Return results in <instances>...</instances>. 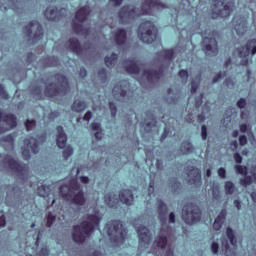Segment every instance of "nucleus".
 Segmentation results:
<instances>
[{
  "mask_svg": "<svg viewBox=\"0 0 256 256\" xmlns=\"http://www.w3.org/2000/svg\"><path fill=\"white\" fill-rule=\"evenodd\" d=\"M163 9H167V5L163 4L161 0H144L141 9L131 5L120 8L118 18L123 25H128L141 15H153V11H163Z\"/></svg>",
  "mask_w": 256,
  "mask_h": 256,
  "instance_id": "1",
  "label": "nucleus"
},
{
  "mask_svg": "<svg viewBox=\"0 0 256 256\" xmlns=\"http://www.w3.org/2000/svg\"><path fill=\"white\" fill-rule=\"evenodd\" d=\"M101 223V218L95 214H88L85 221H82L80 225L73 226L72 239L74 243L78 245H83L95 229L99 227Z\"/></svg>",
  "mask_w": 256,
  "mask_h": 256,
  "instance_id": "2",
  "label": "nucleus"
},
{
  "mask_svg": "<svg viewBox=\"0 0 256 256\" xmlns=\"http://www.w3.org/2000/svg\"><path fill=\"white\" fill-rule=\"evenodd\" d=\"M59 191L62 199L68 201L71 205L83 207L87 202L85 192L81 190V184L75 179L70 180L68 184L61 185Z\"/></svg>",
  "mask_w": 256,
  "mask_h": 256,
  "instance_id": "3",
  "label": "nucleus"
},
{
  "mask_svg": "<svg viewBox=\"0 0 256 256\" xmlns=\"http://www.w3.org/2000/svg\"><path fill=\"white\" fill-rule=\"evenodd\" d=\"M137 35L142 43H147V45H161L159 30L152 21L146 20L142 22L138 27Z\"/></svg>",
  "mask_w": 256,
  "mask_h": 256,
  "instance_id": "4",
  "label": "nucleus"
},
{
  "mask_svg": "<svg viewBox=\"0 0 256 256\" xmlns=\"http://www.w3.org/2000/svg\"><path fill=\"white\" fill-rule=\"evenodd\" d=\"M54 79H56L57 84L50 83L44 89L45 97L50 99H55V97H65L69 93L71 87L69 86V79L66 78L63 74H55Z\"/></svg>",
  "mask_w": 256,
  "mask_h": 256,
  "instance_id": "5",
  "label": "nucleus"
},
{
  "mask_svg": "<svg viewBox=\"0 0 256 256\" xmlns=\"http://www.w3.org/2000/svg\"><path fill=\"white\" fill-rule=\"evenodd\" d=\"M211 8L208 15L211 19H227L235 9L234 0H211Z\"/></svg>",
  "mask_w": 256,
  "mask_h": 256,
  "instance_id": "6",
  "label": "nucleus"
},
{
  "mask_svg": "<svg viewBox=\"0 0 256 256\" xmlns=\"http://www.w3.org/2000/svg\"><path fill=\"white\" fill-rule=\"evenodd\" d=\"M104 229L112 243L116 245H123V243H125L128 231L127 228L123 226L121 220H111L105 225Z\"/></svg>",
  "mask_w": 256,
  "mask_h": 256,
  "instance_id": "7",
  "label": "nucleus"
},
{
  "mask_svg": "<svg viewBox=\"0 0 256 256\" xmlns=\"http://www.w3.org/2000/svg\"><path fill=\"white\" fill-rule=\"evenodd\" d=\"M115 197L116 196L113 193L104 195V203H106L111 209H117V203H119V201L128 207L133 205V201H135V198L133 197V191L129 189L121 190L119 193V199Z\"/></svg>",
  "mask_w": 256,
  "mask_h": 256,
  "instance_id": "8",
  "label": "nucleus"
},
{
  "mask_svg": "<svg viewBox=\"0 0 256 256\" xmlns=\"http://www.w3.org/2000/svg\"><path fill=\"white\" fill-rule=\"evenodd\" d=\"M182 219L186 225H195L201 221V208L193 202L186 203L182 208Z\"/></svg>",
  "mask_w": 256,
  "mask_h": 256,
  "instance_id": "9",
  "label": "nucleus"
},
{
  "mask_svg": "<svg viewBox=\"0 0 256 256\" xmlns=\"http://www.w3.org/2000/svg\"><path fill=\"white\" fill-rule=\"evenodd\" d=\"M90 13H91V10L89 6H83L76 11L75 19L79 23L77 22L72 23V30L76 35H89V28L85 29L82 23H84V21H87V17H89Z\"/></svg>",
  "mask_w": 256,
  "mask_h": 256,
  "instance_id": "10",
  "label": "nucleus"
},
{
  "mask_svg": "<svg viewBox=\"0 0 256 256\" xmlns=\"http://www.w3.org/2000/svg\"><path fill=\"white\" fill-rule=\"evenodd\" d=\"M217 37H219V32L217 30H213L211 37L202 38V51H204L207 57H217V55H219Z\"/></svg>",
  "mask_w": 256,
  "mask_h": 256,
  "instance_id": "11",
  "label": "nucleus"
},
{
  "mask_svg": "<svg viewBox=\"0 0 256 256\" xmlns=\"http://www.w3.org/2000/svg\"><path fill=\"white\" fill-rule=\"evenodd\" d=\"M239 57L242 59L240 64L243 67H249V55H255L256 53V39L248 40L245 46L236 49Z\"/></svg>",
  "mask_w": 256,
  "mask_h": 256,
  "instance_id": "12",
  "label": "nucleus"
},
{
  "mask_svg": "<svg viewBox=\"0 0 256 256\" xmlns=\"http://www.w3.org/2000/svg\"><path fill=\"white\" fill-rule=\"evenodd\" d=\"M33 27H36L35 34L32 38V43H37V41H41L45 33L43 32V25L39 23L37 20L30 21L23 29L24 33L28 38H31L33 35Z\"/></svg>",
  "mask_w": 256,
  "mask_h": 256,
  "instance_id": "13",
  "label": "nucleus"
},
{
  "mask_svg": "<svg viewBox=\"0 0 256 256\" xmlns=\"http://www.w3.org/2000/svg\"><path fill=\"white\" fill-rule=\"evenodd\" d=\"M25 147H22V157L25 161L31 159V153L37 155L39 153V141L33 137L24 139Z\"/></svg>",
  "mask_w": 256,
  "mask_h": 256,
  "instance_id": "14",
  "label": "nucleus"
},
{
  "mask_svg": "<svg viewBox=\"0 0 256 256\" xmlns=\"http://www.w3.org/2000/svg\"><path fill=\"white\" fill-rule=\"evenodd\" d=\"M3 163H5V165H8L11 171H14V173H18V175H22L23 177H25V175L29 173V167H27V164L20 163L9 155H6L4 157Z\"/></svg>",
  "mask_w": 256,
  "mask_h": 256,
  "instance_id": "15",
  "label": "nucleus"
},
{
  "mask_svg": "<svg viewBox=\"0 0 256 256\" xmlns=\"http://www.w3.org/2000/svg\"><path fill=\"white\" fill-rule=\"evenodd\" d=\"M17 127V116L15 114H5L0 110V135L7 133L9 129H15Z\"/></svg>",
  "mask_w": 256,
  "mask_h": 256,
  "instance_id": "16",
  "label": "nucleus"
},
{
  "mask_svg": "<svg viewBox=\"0 0 256 256\" xmlns=\"http://www.w3.org/2000/svg\"><path fill=\"white\" fill-rule=\"evenodd\" d=\"M232 31L239 37L245 35L248 31L247 18L245 16H234L232 19Z\"/></svg>",
  "mask_w": 256,
  "mask_h": 256,
  "instance_id": "17",
  "label": "nucleus"
},
{
  "mask_svg": "<svg viewBox=\"0 0 256 256\" xmlns=\"http://www.w3.org/2000/svg\"><path fill=\"white\" fill-rule=\"evenodd\" d=\"M139 245L147 247L151 245V230L144 225H140L137 229Z\"/></svg>",
  "mask_w": 256,
  "mask_h": 256,
  "instance_id": "18",
  "label": "nucleus"
},
{
  "mask_svg": "<svg viewBox=\"0 0 256 256\" xmlns=\"http://www.w3.org/2000/svg\"><path fill=\"white\" fill-rule=\"evenodd\" d=\"M63 11L65 8L57 9V6L47 7L44 11V16L48 21H61L63 19Z\"/></svg>",
  "mask_w": 256,
  "mask_h": 256,
  "instance_id": "19",
  "label": "nucleus"
},
{
  "mask_svg": "<svg viewBox=\"0 0 256 256\" xmlns=\"http://www.w3.org/2000/svg\"><path fill=\"white\" fill-rule=\"evenodd\" d=\"M163 73V68L159 70H144L143 77H146L148 83H153V81H159L163 77Z\"/></svg>",
  "mask_w": 256,
  "mask_h": 256,
  "instance_id": "20",
  "label": "nucleus"
},
{
  "mask_svg": "<svg viewBox=\"0 0 256 256\" xmlns=\"http://www.w3.org/2000/svg\"><path fill=\"white\" fill-rule=\"evenodd\" d=\"M56 131L58 133L56 137L57 147H59V149H65L67 145V134L65 133L63 126H57Z\"/></svg>",
  "mask_w": 256,
  "mask_h": 256,
  "instance_id": "21",
  "label": "nucleus"
},
{
  "mask_svg": "<svg viewBox=\"0 0 256 256\" xmlns=\"http://www.w3.org/2000/svg\"><path fill=\"white\" fill-rule=\"evenodd\" d=\"M146 117H149L150 121L146 123H141L140 127H144V131H146V133H151V131H153V128L157 127V118H155V114H153L151 111L146 112Z\"/></svg>",
  "mask_w": 256,
  "mask_h": 256,
  "instance_id": "22",
  "label": "nucleus"
},
{
  "mask_svg": "<svg viewBox=\"0 0 256 256\" xmlns=\"http://www.w3.org/2000/svg\"><path fill=\"white\" fill-rule=\"evenodd\" d=\"M169 212V208H167V204L162 200L158 201V217L160 219V223L162 225H167V213Z\"/></svg>",
  "mask_w": 256,
  "mask_h": 256,
  "instance_id": "23",
  "label": "nucleus"
},
{
  "mask_svg": "<svg viewBox=\"0 0 256 256\" xmlns=\"http://www.w3.org/2000/svg\"><path fill=\"white\" fill-rule=\"evenodd\" d=\"M114 41L119 47H123L127 43V30L119 28L114 33Z\"/></svg>",
  "mask_w": 256,
  "mask_h": 256,
  "instance_id": "24",
  "label": "nucleus"
},
{
  "mask_svg": "<svg viewBox=\"0 0 256 256\" xmlns=\"http://www.w3.org/2000/svg\"><path fill=\"white\" fill-rule=\"evenodd\" d=\"M124 63L126 64L125 69L130 75H139V73H141V68H139L137 61L126 59Z\"/></svg>",
  "mask_w": 256,
  "mask_h": 256,
  "instance_id": "25",
  "label": "nucleus"
},
{
  "mask_svg": "<svg viewBox=\"0 0 256 256\" xmlns=\"http://www.w3.org/2000/svg\"><path fill=\"white\" fill-rule=\"evenodd\" d=\"M127 83V81L125 80H121L120 82L116 83L112 89V93L114 95V97H127V89H125V87H123V85H125Z\"/></svg>",
  "mask_w": 256,
  "mask_h": 256,
  "instance_id": "26",
  "label": "nucleus"
},
{
  "mask_svg": "<svg viewBox=\"0 0 256 256\" xmlns=\"http://www.w3.org/2000/svg\"><path fill=\"white\" fill-rule=\"evenodd\" d=\"M225 219H227V210L222 209L213 223L214 231H221V228L223 227V223H225Z\"/></svg>",
  "mask_w": 256,
  "mask_h": 256,
  "instance_id": "27",
  "label": "nucleus"
},
{
  "mask_svg": "<svg viewBox=\"0 0 256 256\" xmlns=\"http://www.w3.org/2000/svg\"><path fill=\"white\" fill-rule=\"evenodd\" d=\"M68 43L69 49L72 51V53H75L76 55H81V53H83V47L81 46V42H79V39L75 37L70 38Z\"/></svg>",
  "mask_w": 256,
  "mask_h": 256,
  "instance_id": "28",
  "label": "nucleus"
},
{
  "mask_svg": "<svg viewBox=\"0 0 256 256\" xmlns=\"http://www.w3.org/2000/svg\"><path fill=\"white\" fill-rule=\"evenodd\" d=\"M160 57L164 58L165 61H168L167 67L173 63V59H175V50L171 49H163L159 52Z\"/></svg>",
  "mask_w": 256,
  "mask_h": 256,
  "instance_id": "29",
  "label": "nucleus"
},
{
  "mask_svg": "<svg viewBox=\"0 0 256 256\" xmlns=\"http://www.w3.org/2000/svg\"><path fill=\"white\" fill-rule=\"evenodd\" d=\"M180 151L184 154L193 153L195 151V148L193 147V144L189 140H185L180 145Z\"/></svg>",
  "mask_w": 256,
  "mask_h": 256,
  "instance_id": "30",
  "label": "nucleus"
},
{
  "mask_svg": "<svg viewBox=\"0 0 256 256\" xmlns=\"http://www.w3.org/2000/svg\"><path fill=\"white\" fill-rule=\"evenodd\" d=\"M119 59V55L116 53H112L111 56H105L104 63L106 67H114V65L117 63V60Z\"/></svg>",
  "mask_w": 256,
  "mask_h": 256,
  "instance_id": "31",
  "label": "nucleus"
},
{
  "mask_svg": "<svg viewBox=\"0 0 256 256\" xmlns=\"http://www.w3.org/2000/svg\"><path fill=\"white\" fill-rule=\"evenodd\" d=\"M85 109H87V104L81 100H75L72 104V111H75L76 113H82Z\"/></svg>",
  "mask_w": 256,
  "mask_h": 256,
  "instance_id": "32",
  "label": "nucleus"
},
{
  "mask_svg": "<svg viewBox=\"0 0 256 256\" xmlns=\"http://www.w3.org/2000/svg\"><path fill=\"white\" fill-rule=\"evenodd\" d=\"M188 177H193V181H201V170L195 166H191L187 173Z\"/></svg>",
  "mask_w": 256,
  "mask_h": 256,
  "instance_id": "33",
  "label": "nucleus"
},
{
  "mask_svg": "<svg viewBox=\"0 0 256 256\" xmlns=\"http://www.w3.org/2000/svg\"><path fill=\"white\" fill-rule=\"evenodd\" d=\"M226 236L229 239L231 245L234 248H237V237H235V232H233L231 227L226 228Z\"/></svg>",
  "mask_w": 256,
  "mask_h": 256,
  "instance_id": "34",
  "label": "nucleus"
},
{
  "mask_svg": "<svg viewBox=\"0 0 256 256\" xmlns=\"http://www.w3.org/2000/svg\"><path fill=\"white\" fill-rule=\"evenodd\" d=\"M51 193V188L49 186L41 185L37 189V194L39 197H49Z\"/></svg>",
  "mask_w": 256,
  "mask_h": 256,
  "instance_id": "35",
  "label": "nucleus"
},
{
  "mask_svg": "<svg viewBox=\"0 0 256 256\" xmlns=\"http://www.w3.org/2000/svg\"><path fill=\"white\" fill-rule=\"evenodd\" d=\"M226 195H233L235 193V184L231 181H226L224 185Z\"/></svg>",
  "mask_w": 256,
  "mask_h": 256,
  "instance_id": "36",
  "label": "nucleus"
},
{
  "mask_svg": "<svg viewBox=\"0 0 256 256\" xmlns=\"http://www.w3.org/2000/svg\"><path fill=\"white\" fill-rule=\"evenodd\" d=\"M155 241L157 247H159L160 249H165V247H167V236H159L156 238Z\"/></svg>",
  "mask_w": 256,
  "mask_h": 256,
  "instance_id": "37",
  "label": "nucleus"
},
{
  "mask_svg": "<svg viewBox=\"0 0 256 256\" xmlns=\"http://www.w3.org/2000/svg\"><path fill=\"white\" fill-rule=\"evenodd\" d=\"M222 250L224 251L226 256H235V252L231 250V246H229V242H222Z\"/></svg>",
  "mask_w": 256,
  "mask_h": 256,
  "instance_id": "38",
  "label": "nucleus"
},
{
  "mask_svg": "<svg viewBox=\"0 0 256 256\" xmlns=\"http://www.w3.org/2000/svg\"><path fill=\"white\" fill-rule=\"evenodd\" d=\"M32 95H34L36 99H43V88H41V86L33 87Z\"/></svg>",
  "mask_w": 256,
  "mask_h": 256,
  "instance_id": "39",
  "label": "nucleus"
},
{
  "mask_svg": "<svg viewBox=\"0 0 256 256\" xmlns=\"http://www.w3.org/2000/svg\"><path fill=\"white\" fill-rule=\"evenodd\" d=\"M234 169H235V171L238 175H244L245 176L248 173L247 166H242V165L236 164L234 166Z\"/></svg>",
  "mask_w": 256,
  "mask_h": 256,
  "instance_id": "40",
  "label": "nucleus"
},
{
  "mask_svg": "<svg viewBox=\"0 0 256 256\" xmlns=\"http://www.w3.org/2000/svg\"><path fill=\"white\" fill-rule=\"evenodd\" d=\"M37 125V121L27 119L25 122L26 131H32Z\"/></svg>",
  "mask_w": 256,
  "mask_h": 256,
  "instance_id": "41",
  "label": "nucleus"
},
{
  "mask_svg": "<svg viewBox=\"0 0 256 256\" xmlns=\"http://www.w3.org/2000/svg\"><path fill=\"white\" fill-rule=\"evenodd\" d=\"M56 219H57V217L55 215H53V213L49 212L48 215H47L46 226L47 227H52L53 223H55Z\"/></svg>",
  "mask_w": 256,
  "mask_h": 256,
  "instance_id": "42",
  "label": "nucleus"
},
{
  "mask_svg": "<svg viewBox=\"0 0 256 256\" xmlns=\"http://www.w3.org/2000/svg\"><path fill=\"white\" fill-rule=\"evenodd\" d=\"M240 183L243 187H247V185H251V183H253V178L251 176L244 175V178L240 179Z\"/></svg>",
  "mask_w": 256,
  "mask_h": 256,
  "instance_id": "43",
  "label": "nucleus"
},
{
  "mask_svg": "<svg viewBox=\"0 0 256 256\" xmlns=\"http://www.w3.org/2000/svg\"><path fill=\"white\" fill-rule=\"evenodd\" d=\"M62 155L64 159H68L69 157H71V155H73V148L71 146H67L62 152Z\"/></svg>",
  "mask_w": 256,
  "mask_h": 256,
  "instance_id": "44",
  "label": "nucleus"
},
{
  "mask_svg": "<svg viewBox=\"0 0 256 256\" xmlns=\"http://www.w3.org/2000/svg\"><path fill=\"white\" fill-rule=\"evenodd\" d=\"M4 141L6 143H9L12 147V149H15V137L13 135L9 134L6 137H4Z\"/></svg>",
  "mask_w": 256,
  "mask_h": 256,
  "instance_id": "45",
  "label": "nucleus"
},
{
  "mask_svg": "<svg viewBox=\"0 0 256 256\" xmlns=\"http://www.w3.org/2000/svg\"><path fill=\"white\" fill-rule=\"evenodd\" d=\"M0 97L1 99H9V93H7V90H5V86L3 84H0Z\"/></svg>",
  "mask_w": 256,
  "mask_h": 256,
  "instance_id": "46",
  "label": "nucleus"
},
{
  "mask_svg": "<svg viewBox=\"0 0 256 256\" xmlns=\"http://www.w3.org/2000/svg\"><path fill=\"white\" fill-rule=\"evenodd\" d=\"M178 75L180 79H182V81H185V83H187V79H189V72L187 70H180Z\"/></svg>",
  "mask_w": 256,
  "mask_h": 256,
  "instance_id": "47",
  "label": "nucleus"
},
{
  "mask_svg": "<svg viewBox=\"0 0 256 256\" xmlns=\"http://www.w3.org/2000/svg\"><path fill=\"white\" fill-rule=\"evenodd\" d=\"M171 187L173 188L174 193H177V191L181 190V182L175 179L174 181H172Z\"/></svg>",
  "mask_w": 256,
  "mask_h": 256,
  "instance_id": "48",
  "label": "nucleus"
},
{
  "mask_svg": "<svg viewBox=\"0 0 256 256\" xmlns=\"http://www.w3.org/2000/svg\"><path fill=\"white\" fill-rule=\"evenodd\" d=\"M109 109L112 117H117V105L114 102H109Z\"/></svg>",
  "mask_w": 256,
  "mask_h": 256,
  "instance_id": "49",
  "label": "nucleus"
},
{
  "mask_svg": "<svg viewBox=\"0 0 256 256\" xmlns=\"http://www.w3.org/2000/svg\"><path fill=\"white\" fill-rule=\"evenodd\" d=\"M233 157H234L235 163H237L238 165H241L243 163V156H241L239 152H235Z\"/></svg>",
  "mask_w": 256,
  "mask_h": 256,
  "instance_id": "50",
  "label": "nucleus"
},
{
  "mask_svg": "<svg viewBox=\"0 0 256 256\" xmlns=\"http://www.w3.org/2000/svg\"><path fill=\"white\" fill-rule=\"evenodd\" d=\"M171 133V130L168 127L164 128V131L160 137V141H165V139H167V137H169V134Z\"/></svg>",
  "mask_w": 256,
  "mask_h": 256,
  "instance_id": "51",
  "label": "nucleus"
},
{
  "mask_svg": "<svg viewBox=\"0 0 256 256\" xmlns=\"http://www.w3.org/2000/svg\"><path fill=\"white\" fill-rule=\"evenodd\" d=\"M237 107L239 109H245V107H247V100H245V98H240L237 102Z\"/></svg>",
  "mask_w": 256,
  "mask_h": 256,
  "instance_id": "52",
  "label": "nucleus"
},
{
  "mask_svg": "<svg viewBox=\"0 0 256 256\" xmlns=\"http://www.w3.org/2000/svg\"><path fill=\"white\" fill-rule=\"evenodd\" d=\"M224 85L229 89H233V87H235V82H233V79L231 78H226L224 81Z\"/></svg>",
  "mask_w": 256,
  "mask_h": 256,
  "instance_id": "53",
  "label": "nucleus"
},
{
  "mask_svg": "<svg viewBox=\"0 0 256 256\" xmlns=\"http://www.w3.org/2000/svg\"><path fill=\"white\" fill-rule=\"evenodd\" d=\"M203 97H204V94L201 93L200 96L198 98H196V100H195V107L197 109H199L200 106L203 105Z\"/></svg>",
  "mask_w": 256,
  "mask_h": 256,
  "instance_id": "54",
  "label": "nucleus"
},
{
  "mask_svg": "<svg viewBox=\"0 0 256 256\" xmlns=\"http://www.w3.org/2000/svg\"><path fill=\"white\" fill-rule=\"evenodd\" d=\"M197 89H199V84L196 83L195 80H192L191 81V89H190L191 93H197Z\"/></svg>",
  "mask_w": 256,
  "mask_h": 256,
  "instance_id": "55",
  "label": "nucleus"
},
{
  "mask_svg": "<svg viewBox=\"0 0 256 256\" xmlns=\"http://www.w3.org/2000/svg\"><path fill=\"white\" fill-rule=\"evenodd\" d=\"M201 136L203 141L207 140V126L206 125H202L201 127Z\"/></svg>",
  "mask_w": 256,
  "mask_h": 256,
  "instance_id": "56",
  "label": "nucleus"
},
{
  "mask_svg": "<svg viewBox=\"0 0 256 256\" xmlns=\"http://www.w3.org/2000/svg\"><path fill=\"white\" fill-rule=\"evenodd\" d=\"M26 61L27 63H33V61H35V54H33L32 52H28L26 54Z\"/></svg>",
  "mask_w": 256,
  "mask_h": 256,
  "instance_id": "57",
  "label": "nucleus"
},
{
  "mask_svg": "<svg viewBox=\"0 0 256 256\" xmlns=\"http://www.w3.org/2000/svg\"><path fill=\"white\" fill-rule=\"evenodd\" d=\"M218 175L220 179H225L227 177V171L225 170V168H219Z\"/></svg>",
  "mask_w": 256,
  "mask_h": 256,
  "instance_id": "58",
  "label": "nucleus"
},
{
  "mask_svg": "<svg viewBox=\"0 0 256 256\" xmlns=\"http://www.w3.org/2000/svg\"><path fill=\"white\" fill-rule=\"evenodd\" d=\"M57 117H59V112H57V111H52L48 114V119L50 121L57 119Z\"/></svg>",
  "mask_w": 256,
  "mask_h": 256,
  "instance_id": "59",
  "label": "nucleus"
},
{
  "mask_svg": "<svg viewBox=\"0 0 256 256\" xmlns=\"http://www.w3.org/2000/svg\"><path fill=\"white\" fill-rule=\"evenodd\" d=\"M211 249L212 253H214V255H217V253H219V243L213 242L211 245Z\"/></svg>",
  "mask_w": 256,
  "mask_h": 256,
  "instance_id": "60",
  "label": "nucleus"
},
{
  "mask_svg": "<svg viewBox=\"0 0 256 256\" xmlns=\"http://www.w3.org/2000/svg\"><path fill=\"white\" fill-rule=\"evenodd\" d=\"M247 136L246 135H241L239 137V144L241 145V147H245V145L247 144Z\"/></svg>",
  "mask_w": 256,
  "mask_h": 256,
  "instance_id": "61",
  "label": "nucleus"
},
{
  "mask_svg": "<svg viewBox=\"0 0 256 256\" xmlns=\"http://www.w3.org/2000/svg\"><path fill=\"white\" fill-rule=\"evenodd\" d=\"M91 129L93 130V131H101L102 129H101V124L100 123H97V122H93L92 124H91Z\"/></svg>",
  "mask_w": 256,
  "mask_h": 256,
  "instance_id": "62",
  "label": "nucleus"
},
{
  "mask_svg": "<svg viewBox=\"0 0 256 256\" xmlns=\"http://www.w3.org/2000/svg\"><path fill=\"white\" fill-rule=\"evenodd\" d=\"M79 75L80 77H82V79H85V77H87V69H85L84 67L80 68Z\"/></svg>",
  "mask_w": 256,
  "mask_h": 256,
  "instance_id": "63",
  "label": "nucleus"
},
{
  "mask_svg": "<svg viewBox=\"0 0 256 256\" xmlns=\"http://www.w3.org/2000/svg\"><path fill=\"white\" fill-rule=\"evenodd\" d=\"M40 256H49V249L48 248H42L39 252Z\"/></svg>",
  "mask_w": 256,
  "mask_h": 256,
  "instance_id": "64",
  "label": "nucleus"
}]
</instances>
